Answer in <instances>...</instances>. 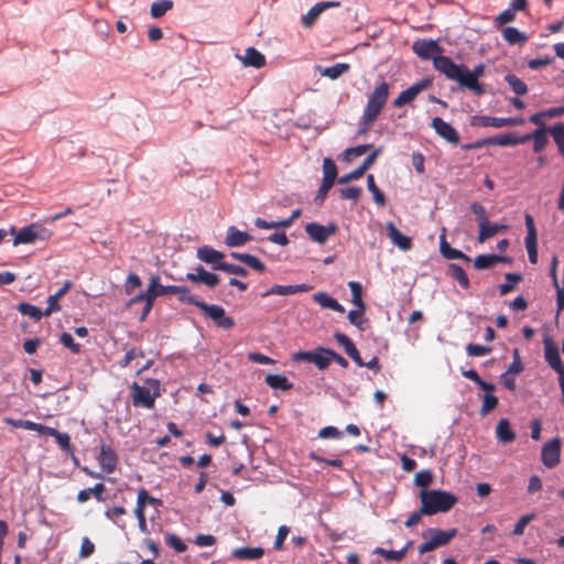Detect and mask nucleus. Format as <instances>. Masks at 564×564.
Returning a JSON list of instances; mask_svg holds the SVG:
<instances>
[{"mask_svg": "<svg viewBox=\"0 0 564 564\" xmlns=\"http://www.w3.org/2000/svg\"><path fill=\"white\" fill-rule=\"evenodd\" d=\"M420 499L422 512L425 516H433L449 511L457 502V497L444 490H421Z\"/></svg>", "mask_w": 564, "mask_h": 564, "instance_id": "nucleus-1", "label": "nucleus"}, {"mask_svg": "<svg viewBox=\"0 0 564 564\" xmlns=\"http://www.w3.org/2000/svg\"><path fill=\"white\" fill-rule=\"evenodd\" d=\"M147 386H140L138 382L131 384L132 403L134 406L153 409L156 398L161 395V382L158 379H145Z\"/></svg>", "mask_w": 564, "mask_h": 564, "instance_id": "nucleus-2", "label": "nucleus"}, {"mask_svg": "<svg viewBox=\"0 0 564 564\" xmlns=\"http://www.w3.org/2000/svg\"><path fill=\"white\" fill-rule=\"evenodd\" d=\"M390 88V84L383 79L375 86L364 109L367 122H375L378 119L388 101Z\"/></svg>", "mask_w": 564, "mask_h": 564, "instance_id": "nucleus-3", "label": "nucleus"}, {"mask_svg": "<svg viewBox=\"0 0 564 564\" xmlns=\"http://www.w3.org/2000/svg\"><path fill=\"white\" fill-rule=\"evenodd\" d=\"M10 234L14 235L13 246L34 243L36 240H47L51 237V231L36 223L20 230L12 226Z\"/></svg>", "mask_w": 564, "mask_h": 564, "instance_id": "nucleus-4", "label": "nucleus"}, {"mask_svg": "<svg viewBox=\"0 0 564 564\" xmlns=\"http://www.w3.org/2000/svg\"><path fill=\"white\" fill-rule=\"evenodd\" d=\"M433 66L436 70L445 75L449 80H455L462 86L464 77V65L455 64L449 57L437 55L433 57Z\"/></svg>", "mask_w": 564, "mask_h": 564, "instance_id": "nucleus-5", "label": "nucleus"}, {"mask_svg": "<svg viewBox=\"0 0 564 564\" xmlns=\"http://www.w3.org/2000/svg\"><path fill=\"white\" fill-rule=\"evenodd\" d=\"M200 310L219 328L230 329L235 326L234 318L226 315V311L223 306L209 305V304L205 303V304L200 305Z\"/></svg>", "mask_w": 564, "mask_h": 564, "instance_id": "nucleus-6", "label": "nucleus"}, {"mask_svg": "<svg viewBox=\"0 0 564 564\" xmlns=\"http://www.w3.org/2000/svg\"><path fill=\"white\" fill-rule=\"evenodd\" d=\"M485 65L479 64L474 67L473 70H469L466 66L464 67V77L462 82V87H465L471 90L475 95L481 96L485 94V87L482 84L478 82V78L484 75Z\"/></svg>", "mask_w": 564, "mask_h": 564, "instance_id": "nucleus-7", "label": "nucleus"}, {"mask_svg": "<svg viewBox=\"0 0 564 564\" xmlns=\"http://www.w3.org/2000/svg\"><path fill=\"white\" fill-rule=\"evenodd\" d=\"M337 225L329 224L328 226H323L317 223H308L305 226V232L307 236L317 243H325L330 236H334L337 232Z\"/></svg>", "mask_w": 564, "mask_h": 564, "instance_id": "nucleus-8", "label": "nucleus"}, {"mask_svg": "<svg viewBox=\"0 0 564 564\" xmlns=\"http://www.w3.org/2000/svg\"><path fill=\"white\" fill-rule=\"evenodd\" d=\"M561 444V440L554 437L543 445L541 460L547 468H554L560 463Z\"/></svg>", "mask_w": 564, "mask_h": 564, "instance_id": "nucleus-9", "label": "nucleus"}, {"mask_svg": "<svg viewBox=\"0 0 564 564\" xmlns=\"http://www.w3.org/2000/svg\"><path fill=\"white\" fill-rule=\"evenodd\" d=\"M523 123L521 118H498L490 116H474L471 126L503 128Z\"/></svg>", "mask_w": 564, "mask_h": 564, "instance_id": "nucleus-10", "label": "nucleus"}, {"mask_svg": "<svg viewBox=\"0 0 564 564\" xmlns=\"http://www.w3.org/2000/svg\"><path fill=\"white\" fill-rule=\"evenodd\" d=\"M431 86V80L425 78L422 79L408 89L401 91L399 96L393 100V107L401 108L406 104H410L412 100L416 98V96L423 90L427 89Z\"/></svg>", "mask_w": 564, "mask_h": 564, "instance_id": "nucleus-11", "label": "nucleus"}, {"mask_svg": "<svg viewBox=\"0 0 564 564\" xmlns=\"http://www.w3.org/2000/svg\"><path fill=\"white\" fill-rule=\"evenodd\" d=\"M431 127L434 129V131L440 138L444 139L451 144H458L459 134L457 130L454 127H452L448 122L444 121L442 118H433Z\"/></svg>", "mask_w": 564, "mask_h": 564, "instance_id": "nucleus-12", "label": "nucleus"}, {"mask_svg": "<svg viewBox=\"0 0 564 564\" xmlns=\"http://www.w3.org/2000/svg\"><path fill=\"white\" fill-rule=\"evenodd\" d=\"M544 355L547 365L558 373V378H562L564 373V364L561 360L556 344L549 338L544 339Z\"/></svg>", "mask_w": 564, "mask_h": 564, "instance_id": "nucleus-13", "label": "nucleus"}, {"mask_svg": "<svg viewBox=\"0 0 564 564\" xmlns=\"http://www.w3.org/2000/svg\"><path fill=\"white\" fill-rule=\"evenodd\" d=\"M97 460L105 473L111 474L117 468L118 455L116 454L111 446L101 442L100 452L99 455L97 456Z\"/></svg>", "mask_w": 564, "mask_h": 564, "instance_id": "nucleus-14", "label": "nucleus"}, {"mask_svg": "<svg viewBox=\"0 0 564 564\" xmlns=\"http://www.w3.org/2000/svg\"><path fill=\"white\" fill-rule=\"evenodd\" d=\"M413 52L423 59H430L441 55L442 47L434 40H419L413 43Z\"/></svg>", "mask_w": 564, "mask_h": 564, "instance_id": "nucleus-15", "label": "nucleus"}, {"mask_svg": "<svg viewBox=\"0 0 564 564\" xmlns=\"http://www.w3.org/2000/svg\"><path fill=\"white\" fill-rule=\"evenodd\" d=\"M340 3L337 1H325V2H318L315 6H313L306 14H304L301 19V23L305 29H311L318 17L329 8H336L339 7Z\"/></svg>", "mask_w": 564, "mask_h": 564, "instance_id": "nucleus-16", "label": "nucleus"}, {"mask_svg": "<svg viewBox=\"0 0 564 564\" xmlns=\"http://www.w3.org/2000/svg\"><path fill=\"white\" fill-rule=\"evenodd\" d=\"M197 258L213 267L214 270H219L218 265L224 264L225 254L209 246H203L197 250Z\"/></svg>", "mask_w": 564, "mask_h": 564, "instance_id": "nucleus-17", "label": "nucleus"}, {"mask_svg": "<svg viewBox=\"0 0 564 564\" xmlns=\"http://www.w3.org/2000/svg\"><path fill=\"white\" fill-rule=\"evenodd\" d=\"M186 279L194 283H203L208 288H215L219 283V276L206 271L202 265L196 267L195 272L187 273Z\"/></svg>", "mask_w": 564, "mask_h": 564, "instance_id": "nucleus-18", "label": "nucleus"}, {"mask_svg": "<svg viewBox=\"0 0 564 564\" xmlns=\"http://www.w3.org/2000/svg\"><path fill=\"white\" fill-rule=\"evenodd\" d=\"M312 290V286L308 284H295V285H279L275 284L268 291L261 294L262 297H267L270 295H292L301 292H307Z\"/></svg>", "mask_w": 564, "mask_h": 564, "instance_id": "nucleus-19", "label": "nucleus"}, {"mask_svg": "<svg viewBox=\"0 0 564 564\" xmlns=\"http://www.w3.org/2000/svg\"><path fill=\"white\" fill-rule=\"evenodd\" d=\"M430 535L435 547L447 545L456 535H457V529H451L447 531H443L441 529H430L427 532L423 533V538L426 539V536Z\"/></svg>", "mask_w": 564, "mask_h": 564, "instance_id": "nucleus-20", "label": "nucleus"}, {"mask_svg": "<svg viewBox=\"0 0 564 564\" xmlns=\"http://www.w3.org/2000/svg\"><path fill=\"white\" fill-rule=\"evenodd\" d=\"M387 231L393 245L398 246L401 250L408 251L412 248L411 238L404 236L392 221L387 224Z\"/></svg>", "mask_w": 564, "mask_h": 564, "instance_id": "nucleus-21", "label": "nucleus"}, {"mask_svg": "<svg viewBox=\"0 0 564 564\" xmlns=\"http://www.w3.org/2000/svg\"><path fill=\"white\" fill-rule=\"evenodd\" d=\"M500 262L510 263L511 259L509 257L498 254H479L474 260V267L477 270H486Z\"/></svg>", "mask_w": 564, "mask_h": 564, "instance_id": "nucleus-22", "label": "nucleus"}, {"mask_svg": "<svg viewBox=\"0 0 564 564\" xmlns=\"http://www.w3.org/2000/svg\"><path fill=\"white\" fill-rule=\"evenodd\" d=\"M522 138H525V142H528L530 140L533 141V151L535 153H540L546 147V144L549 142V139L546 137L545 126L538 128L532 133L522 135Z\"/></svg>", "mask_w": 564, "mask_h": 564, "instance_id": "nucleus-23", "label": "nucleus"}, {"mask_svg": "<svg viewBox=\"0 0 564 564\" xmlns=\"http://www.w3.org/2000/svg\"><path fill=\"white\" fill-rule=\"evenodd\" d=\"M252 238L248 232L240 231L235 226L229 227L226 236V245L228 247H240L246 245Z\"/></svg>", "mask_w": 564, "mask_h": 564, "instance_id": "nucleus-24", "label": "nucleus"}, {"mask_svg": "<svg viewBox=\"0 0 564 564\" xmlns=\"http://www.w3.org/2000/svg\"><path fill=\"white\" fill-rule=\"evenodd\" d=\"M496 437L500 443L508 444L512 443L517 435L510 427V422L508 419L499 420L496 426Z\"/></svg>", "mask_w": 564, "mask_h": 564, "instance_id": "nucleus-25", "label": "nucleus"}, {"mask_svg": "<svg viewBox=\"0 0 564 564\" xmlns=\"http://www.w3.org/2000/svg\"><path fill=\"white\" fill-rule=\"evenodd\" d=\"M313 301L324 308L333 310L338 313H344L345 307L338 301L326 292H317L313 295Z\"/></svg>", "mask_w": 564, "mask_h": 564, "instance_id": "nucleus-26", "label": "nucleus"}, {"mask_svg": "<svg viewBox=\"0 0 564 564\" xmlns=\"http://www.w3.org/2000/svg\"><path fill=\"white\" fill-rule=\"evenodd\" d=\"M72 288L70 281H65L64 285L53 295L48 296L47 299V307L44 311L45 316H50L53 312H57L61 310V305L58 304V301L62 296H64L69 289Z\"/></svg>", "mask_w": 564, "mask_h": 564, "instance_id": "nucleus-27", "label": "nucleus"}, {"mask_svg": "<svg viewBox=\"0 0 564 564\" xmlns=\"http://www.w3.org/2000/svg\"><path fill=\"white\" fill-rule=\"evenodd\" d=\"M489 142L490 145L512 147L525 143V138L508 132L496 137H489Z\"/></svg>", "mask_w": 564, "mask_h": 564, "instance_id": "nucleus-28", "label": "nucleus"}, {"mask_svg": "<svg viewBox=\"0 0 564 564\" xmlns=\"http://www.w3.org/2000/svg\"><path fill=\"white\" fill-rule=\"evenodd\" d=\"M148 506H153L156 510L163 506V501L161 499H158L149 494V491L145 488H141L138 491L137 496V503L135 507L141 510L145 511V508Z\"/></svg>", "mask_w": 564, "mask_h": 564, "instance_id": "nucleus-29", "label": "nucleus"}, {"mask_svg": "<svg viewBox=\"0 0 564 564\" xmlns=\"http://www.w3.org/2000/svg\"><path fill=\"white\" fill-rule=\"evenodd\" d=\"M508 229L507 225H498V224H491L489 220L479 227V234L477 237V241L479 243L485 242L489 238L496 236L497 234L501 231H506Z\"/></svg>", "mask_w": 564, "mask_h": 564, "instance_id": "nucleus-30", "label": "nucleus"}, {"mask_svg": "<svg viewBox=\"0 0 564 564\" xmlns=\"http://www.w3.org/2000/svg\"><path fill=\"white\" fill-rule=\"evenodd\" d=\"M501 34L503 40L510 45H523L528 41L527 34L513 26L503 28Z\"/></svg>", "mask_w": 564, "mask_h": 564, "instance_id": "nucleus-31", "label": "nucleus"}, {"mask_svg": "<svg viewBox=\"0 0 564 564\" xmlns=\"http://www.w3.org/2000/svg\"><path fill=\"white\" fill-rule=\"evenodd\" d=\"M440 250L444 258L454 260V259H462L467 262L470 261V258L465 254L463 251L452 248L449 243L445 239V235L441 236V242H440Z\"/></svg>", "mask_w": 564, "mask_h": 564, "instance_id": "nucleus-32", "label": "nucleus"}, {"mask_svg": "<svg viewBox=\"0 0 564 564\" xmlns=\"http://www.w3.org/2000/svg\"><path fill=\"white\" fill-rule=\"evenodd\" d=\"M264 550L258 547H238L232 551V556L237 560H249L254 561L263 556Z\"/></svg>", "mask_w": 564, "mask_h": 564, "instance_id": "nucleus-33", "label": "nucleus"}, {"mask_svg": "<svg viewBox=\"0 0 564 564\" xmlns=\"http://www.w3.org/2000/svg\"><path fill=\"white\" fill-rule=\"evenodd\" d=\"M243 64L256 68H261L265 65V56L254 47H248L242 58Z\"/></svg>", "mask_w": 564, "mask_h": 564, "instance_id": "nucleus-34", "label": "nucleus"}, {"mask_svg": "<svg viewBox=\"0 0 564 564\" xmlns=\"http://www.w3.org/2000/svg\"><path fill=\"white\" fill-rule=\"evenodd\" d=\"M175 291H177L175 285H161L159 275H153L150 280L149 294H153L154 300L162 295L173 294Z\"/></svg>", "mask_w": 564, "mask_h": 564, "instance_id": "nucleus-35", "label": "nucleus"}, {"mask_svg": "<svg viewBox=\"0 0 564 564\" xmlns=\"http://www.w3.org/2000/svg\"><path fill=\"white\" fill-rule=\"evenodd\" d=\"M265 383L276 390L288 391L293 388V384L289 381V379L283 375H267L264 379Z\"/></svg>", "mask_w": 564, "mask_h": 564, "instance_id": "nucleus-36", "label": "nucleus"}, {"mask_svg": "<svg viewBox=\"0 0 564 564\" xmlns=\"http://www.w3.org/2000/svg\"><path fill=\"white\" fill-rule=\"evenodd\" d=\"M175 289L178 290V291H175L173 294H176L178 295V301L183 304H191V305H195L196 307H198L200 310V305L202 304H205L204 301L202 300H198L196 296H194L189 289L187 286H184V285H175Z\"/></svg>", "mask_w": 564, "mask_h": 564, "instance_id": "nucleus-37", "label": "nucleus"}, {"mask_svg": "<svg viewBox=\"0 0 564 564\" xmlns=\"http://www.w3.org/2000/svg\"><path fill=\"white\" fill-rule=\"evenodd\" d=\"M350 69V65L347 63H337L333 66L321 68L319 74L322 76L328 77L330 79H337L343 74L347 73Z\"/></svg>", "mask_w": 564, "mask_h": 564, "instance_id": "nucleus-38", "label": "nucleus"}, {"mask_svg": "<svg viewBox=\"0 0 564 564\" xmlns=\"http://www.w3.org/2000/svg\"><path fill=\"white\" fill-rule=\"evenodd\" d=\"M330 350L332 349L324 348V347H317L315 349V356H314V362L313 364L319 370H325L330 365V362H332Z\"/></svg>", "mask_w": 564, "mask_h": 564, "instance_id": "nucleus-39", "label": "nucleus"}, {"mask_svg": "<svg viewBox=\"0 0 564 564\" xmlns=\"http://www.w3.org/2000/svg\"><path fill=\"white\" fill-rule=\"evenodd\" d=\"M448 271H449V275L454 280H456L463 289L469 288V285H470L469 279H468L465 270L462 267H459L458 264H455V263H451L448 265Z\"/></svg>", "mask_w": 564, "mask_h": 564, "instance_id": "nucleus-40", "label": "nucleus"}, {"mask_svg": "<svg viewBox=\"0 0 564 564\" xmlns=\"http://www.w3.org/2000/svg\"><path fill=\"white\" fill-rule=\"evenodd\" d=\"M348 286L351 292V302L357 308H361V311H366V304L362 300V286L357 281H350Z\"/></svg>", "mask_w": 564, "mask_h": 564, "instance_id": "nucleus-41", "label": "nucleus"}, {"mask_svg": "<svg viewBox=\"0 0 564 564\" xmlns=\"http://www.w3.org/2000/svg\"><path fill=\"white\" fill-rule=\"evenodd\" d=\"M505 80L508 83L509 87L516 95L523 96L528 93L527 84L518 76L508 74L505 76Z\"/></svg>", "mask_w": 564, "mask_h": 564, "instance_id": "nucleus-42", "label": "nucleus"}, {"mask_svg": "<svg viewBox=\"0 0 564 564\" xmlns=\"http://www.w3.org/2000/svg\"><path fill=\"white\" fill-rule=\"evenodd\" d=\"M17 308L22 315L29 316L34 322H39L42 316H45L40 307L29 303H20Z\"/></svg>", "mask_w": 564, "mask_h": 564, "instance_id": "nucleus-43", "label": "nucleus"}, {"mask_svg": "<svg viewBox=\"0 0 564 564\" xmlns=\"http://www.w3.org/2000/svg\"><path fill=\"white\" fill-rule=\"evenodd\" d=\"M367 187H368L369 192H371L376 204L379 206H384L386 205V196L380 191V188L376 185L375 176L372 174H368V176H367Z\"/></svg>", "mask_w": 564, "mask_h": 564, "instance_id": "nucleus-44", "label": "nucleus"}, {"mask_svg": "<svg viewBox=\"0 0 564 564\" xmlns=\"http://www.w3.org/2000/svg\"><path fill=\"white\" fill-rule=\"evenodd\" d=\"M373 553L384 557L387 561L400 562L404 558V556L406 554V547H403L399 551H392V550H386L382 547H377L373 551Z\"/></svg>", "mask_w": 564, "mask_h": 564, "instance_id": "nucleus-45", "label": "nucleus"}, {"mask_svg": "<svg viewBox=\"0 0 564 564\" xmlns=\"http://www.w3.org/2000/svg\"><path fill=\"white\" fill-rule=\"evenodd\" d=\"M173 8V1L171 0H160L151 6V17L154 19H159L163 17L169 10Z\"/></svg>", "mask_w": 564, "mask_h": 564, "instance_id": "nucleus-46", "label": "nucleus"}, {"mask_svg": "<svg viewBox=\"0 0 564 564\" xmlns=\"http://www.w3.org/2000/svg\"><path fill=\"white\" fill-rule=\"evenodd\" d=\"M549 132L551 133L552 138L554 139L558 152L561 155L564 156V126L563 123H557L549 129Z\"/></svg>", "mask_w": 564, "mask_h": 564, "instance_id": "nucleus-47", "label": "nucleus"}, {"mask_svg": "<svg viewBox=\"0 0 564 564\" xmlns=\"http://www.w3.org/2000/svg\"><path fill=\"white\" fill-rule=\"evenodd\" d=\"M323 172L324 177L323 181H326L327 183H335V180L337 177V167L335 162L330 158H326L323 161Z\"/></svg>", "mask_w": 564, "mask_h": 564, "instance_id": "nucleus-48", "label": "nucleus"}, {"mask_svg": "<svg viewBox=\"0 0 564 564\" xmlns=\"http://www.w3.org/2000/svg\"><path fill=\"white\" fill-rule=\"evenodd\" d=\"M497 405H498V398L495 397L491 393H486L482 397V404H481V408L479 410V414L481 416H486L491 411H494L497 408Z\"/></svg>", "mask_w": 564, "mask_h": 564, "instance_id": "nucleus-49", "label": "nucleus"}, {"mask_svg": "<svg viewBox=\"0 0 564 564\" xmlns=\"http://www.w3.org/2000/svg\"><path fill=\"white\" fill-rule=\"evenodd\" d=\"M521 275L516 273H507L506 280L508 283H503L499 285V293L500 295H506L510 292H512L516 288V283L521 281Z\"/></svg>", "mask_w": 564, "mask_h": 564, "instance_id": "nucleus-50", "label": "nucleus"}, {"mask_svg": "<svg viewBox=\"0 0 564 564\" xmlns=\"http://www.w3.org/2000/svg\"><path fill=\"white\" fill-rule=\"evenodd\" d=\"M433 481V474L429 469L421 470L416 473L414 477V484L417 487L423 488V490H426V488L432 484Z\"/></svg>", "mask_w": 564, "mask_h": 564, "instance_id": "nucleus-51", "label": "nucleus"}, {"mask_svg": "<svg viewBox=\"0 0 564 564\" xmlns=\"http://www.w3.org/2000/svg\"><path fill=\"white\" fill-rule=\"evenodd\" d=\"M124 514H127V510L122 506H113L105 511V517L119 527V518H121ZM121 528H123V525H121Z\"/></svg>", "mask_w": 564, "mask_h": 564, "instance_id": "nucleus-52", "label": "nucleus"}, {"mask_svg": "<svg viewBox=\"0 0 564 564\" xmlns=\"http://www.w3.org/2000/svg\"><path fill=\"white\" fill-rule=\"evenodd\" d=\"M371 148L372 144H361L355 148H348L344 152V160L349 162L351 158L364 155Z\"/></svg>", "mask_w": 564, "mask_h": 564, "instance_id": "nucleus-53", "label": "nucleus"}, {"mask_svg": "<svg viewBox=\"0 0 564 564\" xmlns=\"http://www.w3.org/2000/svg\"><path fill=\"white\" fill-rule=\"evenodd\" d=\"M470 209L475 214L479 227L488 221L487 210L480 203L474 202Z\"/></svg>", "mask_w": 564, "mask_h": 564, "instance_id": "nucleus-54", "label": "nucleus"}, {"mask_svg": "<svg viewBox=\"0 0 564 564\" xmlns=\"http://www.w3.org/2000/svg\"><path fill=\"white\" fill-rule=\"evenodd\" d=\"M491 350H492L491 347L479 345V344H468L466 346V351H467L468 356H471V357L485 356V355L490 354Z\"/></svg>", "mask_w": 564, "mask_h": 564, "instance_id": "nucleus-55", "label": "nucleus"}, {"mask_svg": "<svg viewBox=\"0 0 564 564\" xmlns=\"http://www.w3.org/2000/svg\"><path fill=\"white\" fill-rule=\"evenodd\" d=\"M165 542L170 547L174 549L178 553L185 552L187 549L186 544L173 533L165 535Z\"/></svg>", "mask_w": 564, "mask_h": 564, "instance_id": "nucleus-56", "label": "nucleus"}, {"mask_svg": "<svg viewBox=\"0 0 564 564\" xmlns=\"http://www.w3.org/2000/svg\"><path fill=\"white\" fill-rule=\"evenodd\" d=\"M59 343L68 348L73 354L80 352V345L75 343L73 336L69 333H62L59 336Z\"/></svg>", "mask_w": 564, "mask_h": 564, "instance_id": "nucleus-57", "label": "nucleus"}, {"mask_svg": "<svg viewBox=\"0 0 564 564\" xmlns=\"http://www.w3.org/2000/svg\"><path fill=\"white\" fill-rule=\"evenodd\" d=\"M57 445L67 454H73V447L70 445V437L67 433H63L57 431V434L54 436Z\"/></svg>", "mask_w": 564, "mask_h": 564, "instance_id": "nucleus-58", "label": "nucleus"}, {"mask_svg": "<svg viewBox=\"0 0 564 564\" xmlns=\"http://www.w3.org/2000/svg\"><path fill=\"white\" fill-rule=\"evenodd\" d=\"M365 312L366 311H361V308L351 310V311L348 312V315H347V318L350 322V324H352L354 326H356L360 330L365 329V327H364V319H362V314Z\"/></svg>", "mask_w": 564, "mask_h": 564, "instance_id": "nucleus-59", "label": "nucleus"}, {"mask_svg": "<svg viewBox=\"0 0 564 564\" xmlns=\"http://www.w3.org/2000/svg\"><path fill=\"white\" fill-rule=\"evenodd\" d=\"M362 193V189L357 186L345 187L339 191L343 199H350L357 202Z\"/></svg>", "mask_w": 564, "mask_h": 564, "instance_id": "nucleus-60", "label": "nucleus"}, {"mask_svg": "<svg viewBox=\"0 0 564 564\" xmlns=\"http://www.w3.org/2000/svg\"><path fill=\"white\" fill-rule=\"evenodd\" d=\"M535 518L534 513H529L525 516H522L519 521L516 523L512 534L513 535H522L524 532L525 527Z\"/></svg>", "mask_w": 564, "mask_h": 564, "instance_id": "nucleus-61", "label": "nucleus"}, {"mask_svg": "<svg viewBox=\"0 0 564 564\" xmlns=\"http://www.w3.org/2000/svg\"><path fill=\"white\" fill-rule=\"evenodd\" d=\"M218 268L220 271L227 272L229 274H235V275H240V276H246L248 274V271L245 268H242L240 265L227 263V262H225L224 264H219Z\"/></svg>", "mask_w": 564, "mask_h": 564, "instance_id": "nucleus-62", "label": "nucleus"}, {"mask_svg": "<svg viewBox=\"0 0 564 564\" xmlns=\"http://www.w3.org/2000/svg\"><path fill=\"white\" fill-rule=\"evenodd\" d=\"M516 10L513 8H508L507 10L502 11L496 19L495 22L498 25H502L509 22L514 21L516 19Z\"/></svg>", "mask_w": 564, "mask_h": 564, "instance_id": "nucleus-63", "label": "nucleus"}, {"mask_svg": "<svg viewBox=\"0 0 564 564\" xmlns=\"http://www.w3.org/2000/svg\"><path fill=\"white\" fill-rule=\"evenodd\" d=\"M95 552V544L89 540V538L85 536L82 540V545L79 550V557L87 558Z\"/></svg>", "mask_w": 564, "mask_h": 564, "instance_id": "nucleus-64", "label": "nucleus"}]
</instances>
